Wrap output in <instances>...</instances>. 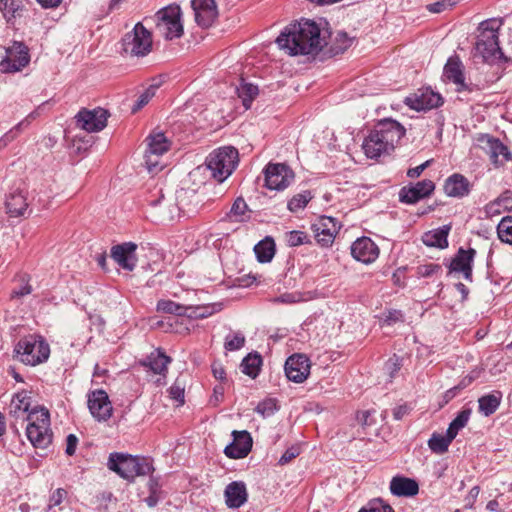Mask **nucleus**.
Wrapping results in <instances>:
<instances>
[{
    "mask_svg": "<svg viewBox=\"0 0 512 512\" xmlns=\"http://www.w3.org/2000/svg\"><path fill=\"white\" fill-rule=\"evenodd\" d=\"M278 46L289 55L317 54L326 45L319 26L311 20L290 24L276 39Z\"/></svg>",
    "mask_w": 512,
    "mask_h": 512,
    "instance_id": "obj_1",
    "label": "nucleus"
},
{
    "mask_svg": "<svg viewBox=\"0 0 512 512\" xmlns=\"http://www.w3.org/2000/svg\"><path fill=\"white\" fill-rule=\"evenodd\" d=\"M405 128L397 121L386 118L376 124L364 139L362 149L368 158L376 159L389 154L405 135Z\"/></svg>",
    "mask_w": 512,
    "mask_h": 512,
    "instance_id": "obj_2",
    "label": "nucleus"
},
{
    "mask_svg": "<svg viewBox=\"0 0 512 512\" xmlns=\"http://www.w3.org/2000/svg\"><path fill=\"white\" fill-rule=\"evenodd\" d=\"M500 24L496 20H485L479 25V35L475 44L474 58L494 64L504 58L499 47L498 30Z\"/></svg>",
    "mask_w": 512,
    "mask_h": 512,
    "instance_id": "obj_3",
    "label": "nucleus"
},
{
    "mask_svg": "<svg viewBox=\"0 0 512 512\" xmlns=\"http://www.w3.org/2000/svg\"><path fill=\"white\" fill-rule=\"evenodd\" d=\"M108 468L121 478L132 482L137 476H145L153 470L152 464L145 458L123 453H111Z\"/></svg>",
    "mask_w": 512,
    "mask_h": 512,
    "instance_id": "obj_4",
    "label": "nucleus"
},
{
    "mask_svg": "<svg viewBox=\"0 0 512 512\" xmlns=\"http://www.w3.org/2000/svg\"><path fill=\"white\" fill-rule=\"evenodd\" d=\"M239 162L238 150L232 146H224L212 151L205 160V169L218 182H223L235 170Z\"/></svg>",
    "mask_w": 512,
    "mask_h": 512,
    "instance_id": "obj_5",
    "label": "nucleus"
},
{
    "mask_svg": "<svg viewBox=\"0 0 512 512\" xmlns=\"http://www.w3.org/2000/svg\"><path fill=\"white\" fill-rule=\"evenodd\" d=\"M14 351L22 363L31 366L45 362L50 355L48 343L43 337L36 335L19 340Z\"/></svg>",
    "mask_w": 512,
    "mask_h": 512,
    "instance_id": "obj_6",
    "label": "nucleus"
},
{
    "mask_svg": "<svg viewBox=\"0 0 512 512\" xmlns=\"http://www.w3.org/2000/svg\"><path fill=\"white\" fill-rule=\"evenodd\" d=\"M181 14L178 5H168L160 9L154 16L156 32L166 40L180 38L184 32Z\"/></svg>",
    "mask_w": 512,
    "mask_h": 512,
    "instance_id": "obj_7",
    "label": "nucleus"
},
{
    "mask_svg": "<svg viewBox=\"0 0 512 512\" xmlns=\"http://www.w3.org/2000/svg\"><path fill=\"white\" fill-rule=\"evenodd\" d=\"M123 51L131 56H146L152 49L151 32L138 22L131 32L125 34L122 39Z\"/></svg>",
    "mask_w": 512,
    "mask_h": 512,
    "instance_id": "obj_8",
    "label": "nucleus"
},
{
    "mask_svg": "<svg viewBox=\"0 0 512 512\" xmlns=\"http://www.w3.org/2000/svg\"><path fill=\"white\" fill-rule=\"evenodd\" d=\"M30 62L28 47L22 42H14L6 50V57L0 62V70L4 73L21 71Z\"/></svg>",
    "mask_w": 512,
    "mask_h": 512,
    "instance_id": "obj_9",
    "label": "nucleus"
},
{
    "mask_svg": "<svg viewBox=\"0 0 512 512\" xmlns=\"http://www.w3.org/2000/svg\"><path fill=\"white\" fill-rule=\"evenodd\" d=\"M90 414L98 422L108 421L113 414V406L107 392L103 389L90 391L87 395Z\"/></svg>",
    "mask_w": 512,
    "mask_h": 512,
    "instance_id": "obj_10",
    "label": "nucleus"
},
{
    "mask_svg": "<svg viewBox=\"0 0 512 512\" xmlns=\"http://www.w3.org/2000/svg\"><path fill=\"white\" fill-rule=\"evenodd\" d=\"M265 185L271 190H283L294 179L293 171L285 164L270 163L264 169Z\"/></svg>",
    "mask_w": 512,
    "mask_h": 512,
    "instance_id": "obj_11",
    "label": "nucleus"
},
{
    "mask_svg": "<svg viewBox=\"0 0 512 512\" xmlns=\"http://www.w3.org/2000/svg\"><path fill=\"white\" fill-rule=\"evenodd\" d=\"M478 142L495 167L503 166L507 161L512 159L508 147L499 139L489 135H481L478 138Z\"/></svg>",
    "mask_w": 512,
    "mask_h": 512,
    "instance_id": "obj_12",
    "label": "nucleus"
},
{
    "mask_svg": "<svg viewBox=\"0 0 512 512\" xmlns=\"http://www.w3.org/2000/svg\"><path fill=\"white\" fill-rule=\"evenodd\" d=\"M108 116V111L103 108L83 109L76 115V122L81 129L87 132H98L106 127Z\"/></svg>",
    "mask_w": 512,
    "mask_h": 512,
    "instance_id": "obj_13",
    "label": "nucleus"
},
{
    "mask_svg": "<svg viewBox=\"0 0 512 512\" xmlns=\"http://www.w3.org/2000/svg\"><path fill=\"white\" fill-rule=\"evenodd\" d=\"M339 222L330 216H321L314 224L312 230L318 244L324 247L330 246L340 230Z\"/></svg>",
    "mask_w": 512,
    "mask_h": 512,
    "instance_id": "obj_14",
    "label": "nucleus"
},
{
    "mask_svg": "<svg viewBox=\"0 0 512 512\" xmlns=\"http://www.w3.org/2000/svg\"><path fill=\"white\" fill-rule=\"evenodd\" d=\"M285 374L290 381L302 383L310 374V361L302 354H294L285 362Z\"/></svg>",
    "mask_w": 512,
    "mask_h": 512,
    "instance_id": "obj_15",
    "label": "nucleus"
},
{
    "mask_svg": "<svg viewBox=\"0 0 512 512\" xmlns=\"http://www.w3.org/2000/svg\"><path fill=\"white\" fill-rule=\"evenodd\" d=\"M476 255L473 248H459L449 264V272L462 273L466 281L472 282V267Z\"/></svg>",
    "mask_w": 512,
    "mask_h": 512,
    "instance_id": "obj_16",
    "label": "nucleus"
},
{
    "mask_svg": "<svg viewBox=\"0 0 512 512\" xmlns=\"http://www.w3.org/2000/svg\"><path fill=\"white\" fill-rule=\"evenodd\" d=\"M137 245L133 242H125L111 248V258L124 270L132 271L136 267Z\"/></svg>",
    "mask_w": 512,
    "mask_h": 512,
    "instance_id": "obj_17",
    "label": "nucleus"
},
{
    "mask_svg": "<svg viewBox=\"0 0 512 512\" xmlns=\"http://www.w3.org/2000/svg\"><path fill=\"white\" fill-rule=\"evenodd\" d=\"M28 206L29 202L25 188L16 187L7 193L5 207L11 217L25 216L28 213Z\"/></svg>",
    "mask_w": 512,
    "mask_h": 512,
    "instance_id": "obj_18",
    "label": "nucleus"
},
{
    "mask_svg": "<svg viewBox=\"0 0 512 512\" xmlns=\"http://www.w3.org/2000/svg\"><path fill=\"white\" fill-rule=\"evenodd\" d=\"M233 442L227 445L224 453L231 459L246 457L252 448V437L247 431H233Z\"/></svg>",
    "mask_w": 512,
    "mask_h": 512,
    "instance_id": "obj_19",
    "label": "nucleus"
},
{
    "mask_svg": "<svg viewBox=\"0 0 512 512\" xmlns=\"http://www.w3.org/2000/svg\"><path fill=\"white\" fill-rule=\"evenodd\" d=\"M351 254L357 261L369 264L378 258L379 248L369 237L364 236L353 242Z\"/></svg>",
    "mask_w": 512,
    "mask_h": 512,
    "instance_id": "obj_20",
    "label": "nucleus"
},
{
    "mask_svg": "<svg viewBox=\"0 0 512 512\" xmlns=\"http://www.w3.org/2000/svg\"><path fill=\"white\" fill-rule=\"evenodd\" d=\"M195 21L201 27H210L215 21L218 12L215 0H192Z\"/></svg>",
    "mask_w": 512,
    "mask_h": 512,
    "instance_id": "obj_21",
    "label": "nucleus"
},
{
    "mask_svg": "<svg viewBox=\"0 0 512 512\" xmlns=\"http://www.w3.org/2000/svg\"><path fill=\"white\" fill-rule=\"evenodd\" d=\"M435 189L431 180L425 179L415 185L403 187L399 193V199L403 203L414 204L419 200L428 197Z\"/></svg>",
    "mask_w": 512,
    "mask_h": 512,
    "instance_id": "obj_22",
    "label": "nucleus"
},
{
    "mask_svg": "<svg viewBox=\"0 0 512 512\" xmlns=\"http://www.w3.org/2000/svg\"><path fill=\"white\" fill-rule=\"evenodd\" d=\"M405 104L416 111L430 110L443 104V98L439 93L426 89L420 95L406 97Z\"/></svg>",
    "mask_w": 512,
    "mask_h": 512,
    "instance_id": "obj_23",
    "label": "nucleus"
},
{
    "mask_svg": "<svg viewBox=\"0 0 512 512\" xmlns=\"http://www.w3.org/2000/svg\"><path fill=\"white\" fill-rule=\"evenodd\" d=\"M42 420V425L37 426L34 423H28L26 427V436L35 448L44 449L52 442V432L47 426V417Z\"/></svg>",
    "mask_w": 512,
    "mask_h": 512,
    "instance_id": "obj_24",
    "label": "nucleus"
},
{
    "mask_svg": "<svg viewBox=\"0 0 512 512\" xmlns=\"http://www.w3.org/2000/svg\"><path fill=\"white\" fill-rule=\"evenodd\" d=\"M470 181L462 174L455 173L449 176L444 183V192L449 197L463 198L471 191Z\"/></svg>",
    "mask_w": 512,
    "mask_h": 512,
    "instance_id": "obj_25",
    "label": "nucleus"
},
{
    "mask_svg": "<svg viewBox=\"0 0 512 512\" xmlns=\"http://www.w3.org/2000/svg\"><path fill=\"white\" fill-rule=\"evenodd\" d=\"M225 503L228 508L237 509L244 505L248 499L246 485L242 481L229 483L224 491Z\"/></svg>",
    "mask_w": 512,
    "mask_h": 512,
    "instance_id": "obj_26",
    "label": "nucleus"
},
{
    "mask_svg": "<svg viewBox=\"0 0 512 512\" xmlns=\"http://www.w3.org/2000/svg\"><path fill=\"white\" fill-rule=\"evenodd\" d=\"M443 76L457 86L458 92L467 89L463 73V64L459 57L452 56L447 60L443 69Z\"/></svg>",
    "mask_w": 512,
    "mask_h": 512,
    "instance_id": "obj_27",
    "label": "nucleus"
},
{
    "mask_svg": "<svg viewBox=\"0 0 512 512\" xmlns=\"http://www.w3.org/2000/svg\"><path fill=\"white\" fill-rule=\"evenodd\" d=\"M390 491L398 497H412L418 494L419 485L414 479L395 476L390 481Z\"/></svg>",
    "mask_w": 512,
    "mask_h": 512,
    "instance_id": "obj_28",
    "label": "nucleus"
},
{
    "mask_svg": "<svg viewBox=\"0 0 512 512\" xmlns=\"http://www.w3.org/2000/svg\"><path fill=\"white\" fill-rule=\"evenodd\" d=\"M31 397L25 390L16 393L9 404V416L17 419H26V414L31 411Z\"/></svg>",
    "mask_w": 512,
    "mask_h": 512,
    "instance_id": "obj_29",
    "label": "nucleus"
},
{
    "mask_svg": "<svg viewBox=\"0 0 512 512\" xmlns=\"http://www.w3.org/2000/svg\"><path fill=\"white\" fill-rule=\"evenodd\" d=\"M451 227L444 225L443 227L429 231L423 235V243L429 247L446 248L448 246V234Z\"/></svg>",
    "mask_w": 512,
    "mask_h": 512,
    "instance_id": "obj_30",
    "label": "nucleus"
},
{
    "mask_svg": "<svg viewBox=\"0 0 512 512\" xmlns=\"http://www.w3.org/2000/svg\"><path fill=\"white\" fill-rule=\"evenodd\" d=\"M171 362V358L166 356L160 349L152 352L146 361L142 364L149 367L154 373L165 376L167 366Z\"/></svg>",
    "mask_w": 512,
    "mask_h": 512,
    "instance_id": "obj_31",
    "label": "nucleus"
},
{
    "mask_svg": "<svg viewBox=\"0 0 512 512\" xmlns=\"http://www.w3.org/2000/svg\"><path fill=\"white\" fill-rule=\"evenodd\" d=\"M502 400V393L495 391L486 394L478 399L479 412L484 416L492 415L500 406Z\"/></svg>",
    "mask_w": 512,
    "mask_h": 512,
    "instance_id": "obj_32",
    "label": "nucleus"
},
{
    "mask_svg": "<svg viewBox=\"0 0 512 512\" xmlns=\"http://www.w3.org/2000/svg\"><path fill=\"white\" fill-rule=\"evenodd\" d=\"M26 0H0V11L5 19L10 22L22 16Z\"/></svg>",
    "mask_w": 512,
    "mask_h": 512,
    "instance_id": "obj_33",
    "label": "nucleus"
},
{
    "mask_svg": "<svg viewBox=\"0 0 512 512\" xmlns=\"http://www.w3.org/2000/svg\"><path fill=\"white\" fill-rule=\"evenodd\" d=\"M254 252L259 262H270L275 255L274 240L270 237H266L255 245Z\"/></svg>",
    "mask_w": 512,
    "mask_h": 512,
    "instance_id": "obj_34",
    "label": "nucleus"
},
{
    "mask_svg": "<svg viewBox=\"0 0 512 512\" xmlns=\"http://www.w3.org/2000/svg\"><path fill=\"white\" fill-rule=\"evenodd\" d=\"M262 357L259 353H249L241 362V370L251 378H256L260 372Z\"/></svg>",
    "mask_w": 512,
    "mask_h": 512,
    "instance_id": "obj_35",
    "label": "nucleus"
},
{
    "mask_svg": "<svg viewBox=\"0 0 512 512\" xmlns=\"http://www.w3.org/2000/svg\"><path fill=\"white\" fill-rule=\"evenodd\" d=\"M222 310L221 303H211L206 305L188 306L187 317L203 319Z\"/></svg>",
    "mask_w": 512,
    "mask_h": 512,
    "instance_id": "obj_36",
    "label": "nucleus"
},
{
    "mask_svg": "<svg viewBox=\"0 0 512 512\" xmlns=\"http://www.w3.org/2000/svg\"><path fill=\"white\" fill-rule=\"evenodd\" d=\"M453 440L454 439L449 436L447 432L446 435L433 433L428 440V447L433 453L441 455L448 451V448Z\"/></svg>",
    "mask_w": 512,
    "mask_h": 512,
    "instance_id": "obj_37",
    "label": "nucleus"
},
{
    "mask_svg": "<svg viewBox=\"0 0 512 512\" xmlns=\"http://www.w3.org/2000/svg\"><path fill=\"white\" fill-rule=\"evenodd\" d=\"M238 97L242 100L245 109H249L253 100L257 97L259 90L256 85L241 81L240 85L236 88Z\"/></svg>",
    "mask_w": 512,
    "mask_h": 512,
    "instance_id": "obj_38",
    "label": "nucleus"
},
{
    "mask_svg": "<svg viewBox=\"0 0 512 512\" xmlns=\"http://www.w3.org/2000/svg\"><path fill=\"white\" fill-rule=\"evenodd\" d=\"M146 142V150H150L151 153H158L163 155L169 150V141L161 132L149 135L146 139Z\"/></svg>",
    "mask_w": 512,
    "mask_h": 512,
    "instance_id": "obj_39",
    "label": "nucleus"
},
{
    "mask_svg": "<svg viewBox=\"0 0 512 512\" xmlns=\"http://www.w3.org/2000/svg\"><path fill=\"white\" fill-rule=\"evenodd\" d=\"M470 416L471 409H463L462 411H460L449 424V427L446 431L449 434V436L455 439L458 432L467 425Z\"/></svg>",
    "mask_w": 512,
    "mask_h": 512,
    "instance_id": "obj_40",
    "label": "nucleus"
},
{
    "mask_svg": "<svg viewBox=\"0 0 512 512\" xmlns=\"http://www.w3.org/2000/svg\"><path fill=\"white\" fill-rule=\"evenodd\" d=\"M157 311L178 316H187L188 306L176 303L172 300H160L157 303Z\"/></svg>",
    "mask_w": 512,
    "mask_h": 512,
    "instance_id": "obj_41",
    "label": "nucleus"
},
{
    "mask_svg": "<svg viewBox=\"0 0 512 512\" xmlns=\"http://www.w3.org/2000/svg\"><path fill=\"white\" fill-rule=\"evenodd\" d=\"M497 234L502 242L512 244V216L505 217L499 222Z\"/></svg>",
    "mask_w": 512,
    "mask_h": 512,
    "instance_id": "obj_42",
    "label": "nucleus"
},
{
    "mask_svg": "<svg viewBox=\"0 0 512 512\" xmlns=\"http://www.w3.org/2000/svg\"><path fill=\"white\" fill-rule=\"evenodd\" d=\"M47 417V426H50V415L49 411L44 407H34L29 411L26 416V419L29 423H34L37 426L42 425V420L44 417Z\"/></svg>",
    "mask_w": 512,
    "mask_h": 512,
    "instance_id": "obj_43",
    "label": "nucleus"
},
{
    "mask_svg": "<svg viewBox=\"0 0 512 512\" xmlns=\"http://www.w3.org/2000/svg\"><path fill=\"white\" fill-rule=\"evenodd\" d=\"M353 43V38L349 37L346 32H338L332 47L334 54L343 53Z\"/></svg>",
    "mask_w": 512,
    "mask_h": 512,
    "instance_id": "obj_44",
    "label": "nucleus"
},
{
    "mask_svg": "<svg viewBox=\"0 0 512 512\" xmlns=\"http://www.w3.org/2000/svg\"><path fill=\"white\" fill-rule=\"evenodd\" d=\"M277 410V401L272 398H268L259 402L255 408V411L264 418L272 416Z\"/></svg>",
    "mask_w": 512,
    "mask_h": 512,
    "instance_id": "obj_45",
    "label": "nucleus"
},
{
    "mask_svg": "<svg viewBox=\"0 0 512 512\" xmlns=\"http://www.w3.org/2000/svg\"><path fill=\"white\" fill-rule=\"evenodd\" d=\"M245 341V336L241 332H236L226 336L224 348L227 351H236L244 346Z\"/></svg>",
    "mask_w": 512,
    "mask_h": 512,
    "instance_id": "obj_46",
    "label": "nucleus"
},
{
    "mask_svg": "<svg viewBox=\"0 0 512 512\" xmlns=\"http://www.w3.org/2000/svg\"><path fill=\"white\" fill-rule=\"evenodd\" d=\"M358 512H394V510L389 504H386L382 499L376 498L370 500Z\"/></svg>",
    "mask_w": 512,
    "mask_h": 512,
    "instance_id": "obj_47",
    "label": "nucleus"
},
{
    "mask_svg": "<svg viewBox=\"0 0 512 512\" xmlns=\"http://www.w3.org/2000/svg\"><path fill=\"white\" fill-rule=\"evenodd\" d=\"M162 155L158 153H151L150 150L145 151V166L150 173H157L162 170L163 165L160 162Z\"/></svg>",
    "mask_w": 512,
    "mask_h": 512,
    "instance_id": "obj_48",
    "label": "nucleus"
},
{
    "mask_svg": "<svg viewBox=\"0 0 512 512\" xmlns=\"http://www.w3.org/2000/svg\"><path fill=\"white\" fill-rule=\"evenodd\" d=\"M67 496V491L63 488H58L52 492L49 497V502L45 508V512H56L54 509L59 507Z\"/></svg>",
    "mask_w": 512,
    "mask_h": 512,
    "instance_id": "obj_49",
    "label": "nucleus"
},
{
    "mask_svg": "<svg viewBox=\"0 0 512 512\" xmlns=\"http://www.w3.org/2000/svg\"><path fill=\"white\" fill-rule=\"evenodd\" d=\"M168 391L172 399L176 400L181 405L184 404L185 381L177 378Z\"/></svg>",
    "mask_w": 512,
    "mask_h": 512,
    "instance_id": "obj_50",
    "label": "nucleus"
},
{
    "mask_svg": "<svg viewBox=\"0 0 512 512\" xmlns=\"http://www.w3.org/2000/svg\"><path fill=\"white\" fill-rule=\"evenodd\" d=\"M157 86L151 85L148 87L137 99L134 106L132 107V112L135 113L142 109L145 105L149 103V101L155 96Z\"/></svg>",
    "mask_w": 512,
    "mask_h": 512,
    "instance_id": "obj_51",
    "label": "nucleus"
},
{
    "mask_svg": "<svg viewBox=\"0 0 512 512\" xmlns=\"http://www.w3.org/2000/svg\"><path fill=\"white\" fill-rule=\"evenodd\" d=\"M286 242L290 247H296L308 243L309 238L305 232L293 230L286 234Z\"/></svg>",
    "mask_w": 512,
    "mask_h": 512,
    "instance_id": "obj_52",
    "label": "nucleus"
},
{
    "mask_svg": "<svg viewBox=\"0 0 512 512\" xmlns=\"http://www.w3.org/2000/svg\"><path fill=\"white\" fill-rule=\"evenodd\" d=\"M248 210V205L241 197L237 198L230 210V216L235 217L236 221H242Z\"/></svg>",
    "mask_w": 512,
    "mask_h": 512,
    "instance_id": "obj_53",
    "label": "nucleus"
},
{
    "mask_svg": "<svg viewBox=\"0 0 512 512\" xmlns=\"http://www.w3.org/2000/svg\"><path fill=\"white\" fill-rule=\"evenodd\" d=\"M310 198L311 197L309 193L297 194L288 202V209L292 212H296L304 208L309 202Z\"/></svg>",
    "mask_w": 512,
    "mask_h": 512,
    "instance_id": "obj_54",
    "label": "nucleus"
},
{
    "mask_svg": "<svg viewBox=\"0 0 512 512\" xmlns=\"http://www.w3.org/2000/svg\"><path fill=\"white\" fill-rule=\"evenodd\" d=\"M509 192H505L502 195H500L497 199L494 201L488 203L485 206V212L487 215H492L494 213H499L498 207L501 204H504L505 208H508V200H509Z\"/></svg>",
    "mask_w": 512,
    "mask_h": 512,
    "instance_id": "obj_55",
    "label": "nucleus"
},
{
    "mask_svg": "<svg viewBox=\"0 0 512 512\" xmlns=\"http://www.w3.org/2000/svg\"><path fill=\"white\" fill-rule=\"evenodd\" d=\"M441 271V266L439 264L429 263L420 265L417 267L416 274L418 277H431L432 275Z\"/></svg>",
    "mask_w": 512,
    "mask_h": 512,
    "instance_id": "obj_56",
    "label": "nucleus"
},
{
    "mask_svg": "<svg viewBox=\"0 0 512 512\" xmlns=\"http://www.w3.org/2000/svg\"><path fill=\"white\" fill-rule=\"evenodd\" d=\"M27 123V120H24L20 123H18L15 127H13L9 132H7L1 139H0V149L4 148L8 145L11 141L15 139L17 134L21 131L23 125Z\"/></svg>",
    "mask_w": 512,
    "mask_h": 512,
    "instance_id": "obj_57",
    "label": "nucleus"
},
{
    "mask_svg": "<svg viewBox=\"0 0 512 512\" xmlns=\"http://www.w3.org/2000/svg\"><path fill=\"white\" fill-rule=\"evenodd\" d=\"M456 4V1L452 0H441L427 6L428 11L431 13H441L447 9L452 8Z\"/></svg>",
    "mask_w": 512,
    "mask_h": 512,
    "instance_id": "obj_58",
    "label": "nucleus"
},
{
    "mask_svg": "<svg viewBox=\"0 0 512 512\" xmlns=\"http://www.w3.org/2000/svg\"><path fill=\"white\" fill-rule=\"evenodd\" d=\"M402 364L398 356L394 355L385 363V370L389 374L390 378H393L395 374L400 370Z\"/></svg>",
    "mask_w": 512,
    "mask_h": 512,
    "instance_id": "obj_59",
    "label": "nucleus"
},
{
    "mask_svg": "<svg viewBox=\"0 0 512 512\" xmlns=\"http://www.w3.org/2000/svg\"><path fill=\"white\" fill-rule=\"evenodd\" d=\"M301 300L298 293H284L273 299L274 303L293 304Z\"/></svg>",
    "mask_w": 512,
    "mask_h": 512,
    "instance_id": "obj_60",
    "label": "nucleus"
},
{
    "mask_svg": "<svg viewBox=\"0 0 512 512\" xmlns=\"http://www.w3.org/2000/svg\"><path fill=\"white\" fill-rule=\"evenodd\" d=\"M300 454V448L298 446H292L288 448L283 455L280 457L278 463L280 465H285L289 463L292 459L296 458Z\"/></svg>",
    "mask_w": 512,
    "mask_h": 512,
    "instance_id": "obj_61",
    "label": "nucleus"
},
{
    "mask_svg": "<svg viewBox=\"0 0 512 512\" xmlns=\"http://www.w3.org/2000/svg\"><path fill=\"white\" fill-rule=\"evenodd\" d=\"M479 492H480L479 486H474L470 489L468 495L464 499L466 508H473V506L477 500V497L479 495Z\"/></svg>",
    "mask_w": 512,
    "mask_h": 512,
    "instance_id": "obj_62",
    "label": "nucleus"
},
{
    "mask_svg": "<svg viewBox=\"0 0 512 512\" xmlns=\"http://www.w3.org/2000/svg\"><path fill=\"white\" fill-rule=\"evenodd\" d=\"M78 439L74 434H69L66 439V454L72 456L75 453Z\"/></svg>",
    "mask_w": 512,
    "mask_h": 512,
    "instance_id": "obj_63",
    "label": "nucleus"
},
{
    "mask_svg": "<svg viewBox=\"0 0 512 512\" xmlns=\"http://www.w3.org/2000/svg\"><path fill=\"white\" fill-rule=\"evenodd\" d=\"M430 162V160H427L426 162L420 164L417 167L408 169L407 176L410 178L419 177L422 174V172L429 166Z\"/></svg>",
    "mask_w": 512,
    "mask_h": 512,
    "instance_id": "obj_64",
    "label": "nucleus"
}]
</instances>
